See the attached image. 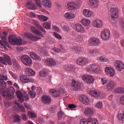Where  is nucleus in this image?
Returning a JSON list of instances; mask_svg holds the SVG:
<instances>
[{
    "instance_id": "nucleus-53",
    "label": "nucleus",
    "mask_w": 124,
    "mask_h": 124,
    "mask_svg": "<svg viewBox=\"0 0 124 124\" xmlns=\"http://www.w3.org/2000/svg\"><path fill=\"white\" fill-rule=\"evenodd\" d=\"M80 50V47L78 46H74V47H72V51H73L74 52H76L78 53V52H79Z\"/></svg>"
},
{
    "instance_id": "nucleus-29",
    "label": "nucleus",
    "mask_w": 124,
    "mask_h": 124,
    "mask_svg": "<svg viewBox=\"0 0 124 124\" xmlns=\"http://www.w3.org/2000/svg\"><path fill=\"white\" fill-rule=\"evenodd\" d=\"M89 54L91 56H97L99 54V49H91L88 51Z\"/></svg>"
},
{
    "instance_id": "nucleus-52",
    "label": "nucleus",
    "mask_w": 124,
    "mask_h": 124,
    "mask_svg": "<svg viewBox=\"0 0 124 124\" xmlns=\"http://www.w3.org/2000/svg\"><path fill=\"white\" fill-rule=\"evenodd\" d=\"M62 29L64 31H69V27L66 25L62 26Z\"/></svg>"
},
{
    "instance_id": "nucleus-15",
    "label": "nucleus",
    "mask_w": 124,
    "mask_h": 124,
    "mask_svg": "<svg viewBox=\"0 0 124 124\" xmlns=\"http://www.w3.org/2000/svg\"><path fill=\"white\" fill-rule=\"evenodd\" d=\"M20 81L22 83H29L30 82H34V79L32 78H29L25 75H22L20 77Z\"/></svg>"
},
{
    "instance_id": "nucleus-48",
    "label": "nucleus",
    "mask_w": 124,
    "mask_h": 124,
    "mask_svg": "<svg viewBox=\"0 0 124 124\" xmlns=\"http://www.w3.org/2000/svg\"><path fill=\"white\" fill-rule=\"evenodd\" d=\"M1 40L3 41V42L6 44V46L8 47L9 46V44L7 42V40L6 39V38H5V36H1Z\"/></svg>"
},
{
    "instance_id": "nucleus-1",
    "label": "nucleus",
    "mask_w": 124,
    "mask_h": 124,
    "mask_svg": "<svg viewBox=\"0 0 124 124\" xmlns=\"http://www.w3.org/2000/svg\"><path fill=\"white\" fill-rule=\"evenodd\" d=\"M108 7L110 8V14L111 18V22L113 24L117 23V19L119 17V10L117 8V6L113 3L110 2L108 4Z\"/></svg>"
},
{
    "instance_id": "nucleus-61",
    "label": "nucleus",
    "mask_w": 124,
    "mask_h": 124,
    "mask_svg": "<svg viewBox=\"0 0 124 124\" xmlns=\"http://www.w3.org/2000/svg\"><path fill=\"white\" fill-rule=\"evenodd\" d=\"M68 107L70 108V109H73L74 108H76V105L71 104L68 105Z\"/></svg>"
},
{
    "instance_id": "nucleus-30",
    "label": "nucleus",
    "mask_w": 124,
    "mask_h": 124,
    "mask_svg": "<svg viewBox=\"0 0 124 124\" xmlns=\"http://www.w3.org/2000/svg\"><path fill=\"white\" fill-rule=\"evenodd\" d=\"M80 101H82L83 104L88 105V104H89V102H90V99L87 96L82 95L80 98Z\"/></svg>"
},
{
    "instance_id": "nucleus-9",
    "label": "nucleus",
    "mask_w": 124,
    "mask_h": 124,
    "mask_svg": "<svg viewBox=\"0 0 124 124\" xmlns=\"http://www.w3.org/2000/svg\"><path fill=\"white\" fill-rule=\"evenodd\" d=\"M114 66L118 71H123L124 69V64L122 61H115L114 62Z\"/></svg>"
},
{
    "instance_id": "nucleus-14",
    "label": "nucleus",
    "mask_w": 124,
    "mask_h": 124,
    "mask_svg": "<svg viewBox=\"0 0 124 124\" xmlns=\"http://www.w3.org/2000/svg\"><path fill=\"white\" fill-rule=\"evenodd\" d=\"M105 71L110 77H113L115 75V69L110 67H106L105 69Z\"/></svg>"
},
{
    "instance_id": "nucleus-45",
    "label": "nucleus",
    "mask_w": 124,
    "mask_h": 124,
    "mask_svg": "<svg viewBox=\"0 0 124 124\" xmlns=\"http://www.w3.org/2000/svg\"><path fill=\"white\" fill-rule=\"evenodd\" d=\"M64 68L65 70H67V71H70V72L73 71V66H72L71 65L66 66Z\"/></svg>"
},
{
    "instance_id": "nucleus-13",
    "label": "nucleus",
    "mask_w": 124,
    "mask_h": 124,
    "mask_svg": "<svg viewBox=\"0 0 124 124\" xmlns=\"http://www.w3.org/2000/svg\"><path fill=\"white\" fill-rule=\"evenodd\" d=\"M101 34L102 39L107 40L110 37V31L108 30H104L101 32Z\"/></svg>"
},
{
    "instance_id": "nucleus-54",
    "label": "nucleus",
    "mask_w": 124,
    "mask_h": 124,
    "mask_svg": "<svg viewBox=\"0 0 124 124\" xmlns=\"http://www.w3.org/2000/svg\"><path fill=\"white\" fill-rule=\"evenodd\" d=\"M29 94L31 95V97L34 98L35 97L36 94L34 91H30Z\"/></svg>"
},
{
    "instance_id": "nucleus-59",
    "label": "nucleus",
    "mask_w": 124,
    "mask_h": 124,
    "mask_svg": "<svg viewBox=\"0 0 124 124\" xmlns=\"http://www.w3.org/2000/svg\"><path fill=\"white\" fill-rule=\"evenodd\" d=\"M14 120L16 122H19V121H20V116H19L18 115H15L14 116Z\"/></svg>"
},
{
    "instance_id": "nucleus-10",
    "label": "nucleus",
    "mask_w": 124,
    "mask_h": 124,
    "mask_svg": "<svg viewBox=\"0 0 124 124\" xmlns=\"http://www.w3.org/2000/svg\"><path fill=\"white\" fill-rule=\"evenodd\" d=\"M88 62H89V59L86 58H80L77 59V63L78 65L80 66H84V65H86L87 64Z\"/></svg>"
},
{
    "instance_id": "nucleus-23",
    "label": "nucleus",
    "mask_w": 124,
    "mask_h": 124,
    "mask_svg": "<svg viewBox=\"0 0 124 124\" xmlns=\"http://www.w3.org/2000/svg\"><path fill=\"white\" fill-rule=\"evenodd\" d=\"M94 112V109L93 108H85L84 110V114L86 116H93Z\"/></svg>"
},
{
    "instance_id": "nucleus-39",
    "label": "nucleus",
    "mask_w": 124,
    "mask_h": 124,
    "mask_svg": "<svg viewBox=\"0 0 124 124\" xmlns=\"http://www.w3.org/2000/svg\"><path fill=\"white\" fill-rule=\"evenodd\" d=\"M30 56L33 60H39L40 59V57L34 52H31Z\"/></svg>"
},
{
    "instance_id": "nucleus-63",
    "label": "nucleus",
    "mask_w": 124,
    "mask_h": 124,
    "mask_svg": "<svg viewBox=\"0 0 124 124\" xmlns=\"http://www.w3.org/2000/svg\"><path fill=\"white\" fill-rule=\"evenodd\" d=\"M36 4L38 7H41V1L40 0H37L36 1Z\"/></svg>"
},
{
    "instance_id": "nucleus-35",
    "label": "nucleus",
    "mask_w": 124,
    "mask_h": 124,
    "mask_svg": "<svg viewBox=\"0 0 124 124\" xmlns=\"http://www.w3.org/2000/svg\"><path fill=\"white\" fill-rule=\"evenodd\" d=\"M42 4L46 7H51V0H42Z\"/></svg>"
},
{
    "instance_id": "nucleus-18",
    "label": "nucleus",
    "mask_w": 124,
    "mask_h": 124,
    "mask_svg": "<svg viewBox=\"0 0 124 124\" xmlns=\"http://www.w3.org/2000/svg\"><path fill=\"white\" fill-rule=\"evenodd\" d=\"M24 35L26 37H28V38H29L31 40H35V41H37L38 39H41V37L38 38L37 36L33 35L31 33H25Z\"/></svg>"
},
{
    "instance_id": "nucleus-32",
    "label": "nucleus",
    "mask_w": 124,
    "mask_h": 124,
    "mask_svg": "<svg viewBox=\"0 0 124 124\" xmlns=\"http://www.w3.org/2000/svg\"><path fill=\"white\" fill-rule=\"evenodd\" d=\"M64 17L68 20L74 19L75 17V14L71 12H67L64 14Z\"/></svg>"
},
{
    "instance_id": "nucleus-50",
    "label": "nucleus",
    "mask_w": 124,
    "mask_h": 124,
    "mask_svg": "<svg viewBox=\"0 0 124 124\" xmlns=\"http://www.w3.org/2000/svg\"><path fill=\"white\" fill-rule=\"evenodd\" d=\"M107 82H108V80L106 78H102L101 79V83L102 85H105V84H107Z\"/></svg>"
},
{
    "instance_id": "nucleus-56",
    "label": "nucleus",
    "mask_w": 124,
    "mask_h": 124,
    "mask_svg": "<svg viewBox=\"0 0 124 124\" xmlns=\"http://www.w3.org/2000/svg\"><path fill=\"white\" fill-rule=\"evenodd\" d=\"M95 107H96L97 108H100L102 107V102H98L95 105Z\"/></svg>"
},
{
    "instance_id": "nucleus-51",
    "label": "nucleus",
    "mask_w": 124,
    "mask_h": 124,
    "mask_svg": "<svg viewBox=\"0 0 124 124\" xmlns=\"http://www.w3.org/2000/svg\"><path fill=\"white\" fill-rule=\"evenodd\" d=\"M43 27L45 29H50L51 28V24L49 23V22H46L44 23Z\"/></svg>"
},
{
    "instance_id": "nucleus-37",
    "label": "nucleus",
    "mask_w": 124,
    "mask_h": 124,
    "mask_svg": "<svg viewBox=\"0 0 124 124\" xmlns=\"http://www.w3.org/2000/svg\"><path fill=\"white\" fill-rule=\"evenodd\" d=\"M26 74L29 76H32V75H34L35 72L31 68H27L26 69Z\"/></svg>"
},
{
    "instance_id": "nucleus-33",
    "label": "nucleus",
    "mask_w": 124,
    "mask_h": 124,
    "mask_svg": "<svg viewBox=\"0 0 124 124\" xmlns=\"http://www.w3.org/2000/svg\"><path fill=\"white\" fill-rule=\"evenodd\" d=\"M33 24L36 26V27H38V29L40 31H42L44 33H46V31L43 28V27L42 26L39 25V23L35 20L33 21Z\"/></svg>"
},
{
    "instance_id": "nucleus-57",
    "label": "nucleus",
    "mask_w": 124,
    "mask_h": 124,
    "mask_svg": "<svg viewBox=\"0 0 124 124\" xmlns=\"http://www.w3.org/2000/svg\"><path fill=\"white\" fill-rule=\"evenodd\" d=\"M77 41H82L83 40V36L82 35H78L76 38Z\"/></svg>"
},
{
    "instance_id": "nucleus-38",
    "label": "nucleus",
    "mask_w": 124,
    "mask_h": 124,
    "mask_svg": "<svg viewBox=\"0 0 124 124\" xmlns=\"http://www.w3.org/2000/svg\"><path fill=\"white\" fill-rule=\"evenodd\" d=\"M116 93L124 94V88L123 87L117 88L114 90Z\"/></svg>"
},
{
    "instance_id": "nucleus-19",
    "label": "nucleus",
    "mask_w": 124,
    "mask_h": 124,
    "mask_svg": "<svg viewBox=\"0 0 124 124\" xmlns=\"http://www.w3.org/2000/svg\"><path fill=\"white\" fill-rule=\"evenodd\" d=\"M91 45H93L94 46H99L100 45V41L99 39L96 38H92L89 41Z\"/></svg>"
},
{
    "instance_id": "nucleus-60",
    "label": "nucleus",
    "mask_w": 124,
    "mask_h": 124,
    "mask_svg": "<svg viewBox=\"0 0 124 124\" xmlns=\"http://www.w3.org/2000/svg\"><path fill=\"white\" fill-rule=\"evenodd\" d=\"M53 51H54V52H55L56 53H61V49L58 48L57 47H54L53 48Z\"/></svg>"
},
{
    "instance_id": "nucleus-4",
    "label": "nucleus",
    "mask_w": 124,
    "mask_h": 124,
    "mask_svg": "<svg viewBox=\"0 0 124 124\" xmlns=\"http://www.w3.org/2000/svg\"><path fill=\"white\" fill-rule=\"evenodd\" d=\"M87 71L89 72V73H93L98 74L100 73V70L99 69V67L98 64L96 63L91 64L87 66Z\"/></svg>"
},
{
    "instance_id": "nucleus-20",
    "label": "nucleus",
    "mask_w": 124,
    "mask_h": 124,
    "mask_svg": "<svg viewBox=\"0 0 124 124\" xmlns=\"http://www.w3.org/2000/svg\"><path fill=\"white\" fill-rule=\"evenodd\" d=\"M106 88L108 91H112L114 90L115 88V83H114V81L113 80H109L108 82L106 84Z\"/></svg>"
},
{
    "instance_id": "nucleus-44",
    "label": "nucleus",
    "mask_w": 124,
    "mask_h": 124,
    "mask_svg": "<svg viewBox=\"0 0 124 124\" xmlns=\"http://www.w3.org/2000/svg\"><path fill=\"white\" fill-rule=\"evenodd\" d=\"M81 23L84 26H90L91 21L89 19H83L81 20Z\"/></svg>"
},
{
    "instance_id": "nucleus-40",
    "label": "nucleus",
    "mask_w": 124,
    "mask_h": 124,
    "mask_svg": "<svg viewBox=\"0 0 124 124\" xmlns=\"http://www.w3.org/2000/svg\"><path fill=\"white\" fill-rule=\"evenodd\" d=\"M14 103L18 106L19 110H22V112H25V108L24 106H21L20 103H19V101H15Z\"/></svg>"
},
{
    "instance_id": "nucleus-11",
    "label": "nucleus",
    "mask_w": 124,
    "mask_h": 124,
    "mask_svg": "<svg viewBox=\"0 0 124 124\" xmlns=\"http://www.w3.org/2000/svg\"><path fill=\"white\" fill-rule=\"evenodd\" d=\"M82 79L85 83H87V84H93V83L94 82V78H93V77L90 75H84L82 77Z\"/></svg>"
},
{
    "instance_id": "nucleus-8",
    "label": "nucleus",
    "mask_w": 124,
    "mask_h": 124,
    "mask_svg": "<svg viewBox=\"0 0 124 124\" xmlns=\"http://www.w3.org/2000/svg\"><path fill=\"white\" fill-rule=\"evenodd\" d=\"M80 124H98V121L96 119L89 117L87 120H81Z\"/></svg>"
},
{
    "instance_id": "nucleus-17",
    "label": "nucleus",
    "mask_w": 124,
    "mask_h": 124,
    "mask_svg": "<svg viewBox=\"0 0 124 124\" xmlns=\"http://www.w3.org/2000/svg\"><path fill=\"white\" fill-rule=\"evenodd\" d=\"M67 7L69 10H75L78 8V4L74 2H70L67 3Z\"/></svg>"
},
{
    "instance_id": "nucleus-58",
    "label": "nucleus",
    "mask_w": 124,
    "mask_h": 124,
    "mask_svg": "<svg viewBox=\"0 0 124 124\" xmlns=\"http://www.w3.org/2000/svg\"><path fill=\"white\" fill-rule=\"evenodd\" d=\"M54 35L55 36V37H56V38H58V39H62V36H61V35H60L59 33L57 32H54Z\"/></svg>"
},
{
    "instance_id": "nucleus-12",
    "label": "nucleus",
    "mask_w": 124,
    "mask_h": 124,
    "mask_svg": "<svg viewBox=\"0 0 124 124\" xmlns=\"http://www.w3.org/2000/svg\"><path fill=\"white\" fill-rule=\"evenodd\" d=\"M92 25L93 27L96 29H101L103 27V22L99 19H96L93 21Z\"/></svg>"
},
{
    "instance_id": "nucleus-49",
    "label": "nucleus",
    "mask_w": 124,
    "mask_h": 124,
    "mask_svg": "<svg viewBox=\"0 0 124 124\" xmlns=\"http://www.w3.org/2000/svg\"><path fill=\"white\" fill-rule=\"evenodd\" d=\"M118 118L120 121H122L124 123V114L123 113L119 114L118 115Z\"/></svg>"
},
{
    "instance_id": "nucleus-64",
    "label": "nucleus",
    "mask_w": 124,
    "mask_h": 124,
    "mask_svg": "<svg viewBox=\"0 0 124 124\" xmlns=\"http://www.w3.org/2000/svg\"><path fill=\"white\" fill-rule=\"evenodd\" d=\"M120 25L121 28H124V20H121L120 22Z\"/></svg>"
},
{
    "instance_id": "nucleus-34",
    "label": "nucleus",
    "mask_w": 124,
    "mask_h": 124,
    "mask_svg": "<svg viewBox=\"0 0 124 124\" xmlns=\"http://www.w3.org/2000/svg\"><path fill=\"white\" fill-rule=\"evenodd\" d=\"M0 89H1V93H3V91H4V89L5 87L6 86V82L4 81V80L0 79Z\"/></svg>"
},
{
    "instance_id": "nucleus-3",
    "label": "nucleus",
    "mask_w": 124,
    "mask_h": 124,
    "mask_svg": "<svg viewBox=\"0 0 124 124\" xmlns=\"http://www.w3.org/2000/svg\"><path fill=\"white\" fill-rule=\"evenodd\" d=\"M9 42L11 45H16V46H21L23 44L22 38H17L16 37L11 35L9 37Z\"/></svg>"
},
{
    "instance_id": "nucleus-47",
    "label": "nucleus",
    "mask_w": 124,
    "mask_h": 124,
    "mask_svg": "<svg viewBox=\"0 0 124 124\" xmlns=\"http://www.w3.org/2000/svg\"><path fill=\"white\" fill-rule=\"evenodd\" d=\"M65 116V114L62 112V110H60L58 114V117L59 118V119H62L63 117Z\"/></svg>"
},
{
    "instance_id": "nucleus-5",
    "label": "nucleus",
    "mask_w": 124,
    "mask_h": 124,
    "mask_svg": "<svg viewBox=\"0 0 124 124\" xmlns=\"http://www.w3.org/2000/svg\"><path fill=\"white\" fill-rule=\"evenodd\" d=\"M16 95L20 102H23L24 99L25 100H29V96H28V93L26 92L22 93L21 91L18 90L16 92Z\"/></svg>"
},
{
    "instance_id": "nucleus-41",
    "label": "nucleus",
    "mask_w": 124,
    "mask_h": 124,
    "mask_svg": "<svg viewBox=\"0 0 124 124\" xmlns=\"http://www.w3.org/2000/svg\"><path fill=\"white\" fill-rule=\"evenodd\" d=\"M98 60L101 62H109V60L104 56L99 57Z\"/></svg>"
},
{
    "instance_id": "nucleus-46",
    "label": "nucleus",
    "mask_w": 124,
    "mask_h": 124,
    "mask_svg": "<svg viewBox=\"0 0 124 124\" xmlns=\"http://www.w3.org/2000/svg\"><path fill=\"white\" fill-rule=\"evenodd\" d=\"M47 76V74L46 73V71L42 70L40 72V77H44L45 78Z\"/></svg>"
},
{
    "instance_id": "nucleus-2",
    "label": "nucleus",
    "mask_w": 124,
    "mask_h": 124,
    "mask_svg": "<svg viewBox=\"0 0 124 124\" xmlns=\"http://www.w3.org/2000/svg\"><path fill=\"white\" fill-rule=\"evenodd\" d=\"M15 92V89L13 87H10L9 90H4L3 92H2V95L3 96L6 98V99H13L14 97V95H13V93Z\"/></svg>"
},
{
    "instance_id": "nucleus-16",
    "label": "nucleus",
    "mask_w": 124,
    "mask_h": 124,
    "mask_svg": "<svg viewBox=\"0 0 124 124\" xmlns=\"http://www.w3.org/2000/svg\"><path fill=\"white\" fill-rule=\"evenodd\" d=\"M51 101V97L49 95H44L42 97V102L44 104H50Z\"/></svg>"
},
{
    "instance_id": "nucleus-7",
    "label": "nucleus",
    "mask_w": 124,
    "mask_h": 124,
    "mask_svg": "<svg viewBox=\"0 0 124 124\" xmlns=\"http://www.w3.org/2000/svg\"><path fill=\"white\" fill-rule=\"evenodd\" d=\"M0 62L5 65H7V63L10 64V65L12 64L11 60H10V57L8 55H6L4 56V58L0 57Z\"/></svg>"
},
{
    "instance_id": "nucleus-25",
    "label": "nucleus",
    "mask_w": 124,
    "mask_h": 124,
    "mask_svg": "<svg viewBox=\"0 0 124 124\" xmlns=\"http://www.w3.org/2000/svg\"><path fill=\"white\" fill-rule=\"evenodd\" d=\"M90 95L93 96L94 97H99L101 92L99 91L91 90L89 93Z\"/></svg>"
},
{
    "instance_id": "nucleus-31",
    "label": "nucleus",
    "mask_w": 124,
    "mask_h": 124,
    "mask_svg": "<svg viewBox=\"0 0 124 124\" xmlns=\"http://www.w3.org/2000/svg\"><path fill=\"white\" fill-rule=\"evenodd\" d=\"M83 12L85 17H91L93 14V12L87 9H84Z\"/></svg>"
},
{
    "instance_id": "nucleus-43",
    "label": "nucleus",
    "mask_w": 124,
    "mask_h": 124,
    "mask_svg": "<svg viewBox=\"0 0 124 124\" xmlns=\"http://www.w3.org/2000/svg\"><path fill=\"white\" fill-rule=\"evenodd\" d=\"M38 17L39 18L40 21H42L43 22H45L46 21H48V18L47 16H44L40 15L38 16Z\"/></svg>"
},
{
    "instance_id": "nucleus-28",
    "label": "nucleus",
    "mask_w": 124,
    "mask_h": 124,
    "mask_svg": "<svg viewBox=\"0 0 124 124\" xmlns=\"http://www.w3.org/2000/svg\"><path fill=\"white\" fill-rule=\"evenodd\" d=\"M31 31L32 32H33V33H34L40 37H42V36H43V35L42 34V33H41V32H40L39 30H36V28H35V27L33 26L31 27Z\"/></svg>"
},
{
    "instance_id": "nucleus-36",
    "label": "nucleus",
    "mask_w": 124,
    "mask_h": 124,
    "mask_svg": "<svg viewBox=\"0 0 124 124\" xmlns=\"http://www.w3.org/2000/svg\"><path fill=\"white\" fill-rule=\"evenodd\" d=\"M26 6L28 9H31V10H33V9H35V5L31 2H28L26 3Z\"/></svg>"
},
{
    "instance_id": "nucleus-22",
    "label": "nucleus",
    "mask_w": 124,
    "mask_h": 124,
    "mask_svg": "<svg viewBox=\"0 0 124 124\" xmlns=\"http://www.w3.org/2000/svg\"><path fill=\"white\" fill-rule=\"evenodd\" d=\"M49 94L52 95V96H54V97H58L60 96L61 92L59 90L51 89L49 90Z\"/></svg>"
},
{
    "instance_id": "nucleus-26",
    "label": "nucleus",
    "mask_w": 124,
    "mask_h": 124,
    "mask_svg": "<svg viewBox=\"0 0 124 124\" xmlns=\"http://www.w3.org/2000/svg\"><path fill=\"white\" fill-rule=\"evenodd\" d=\"M45 62L47 65L54 66L56 65V61L52 58H47L45 60Z\"/></svg>"
},
{
    "instance_id": "nucleus-21",
    "label": "nucleus",
    "mask_w": 124,
    "mask_h": 124,
    "mask_svg": "<svg viewBox=\"0 0 124 124\" xmlns=\"http://www.w3.org/2000/svg\"><path fill=\"white\" fill-rule=\"evenodd\" d=\"M91 6L92 8H98L99 6V1L98 0H89Z\"/></svg>"
},
{
    "instance_id": "nucleus-55",
    "label": "nucleus",
    "mask_w": 124,
    "mask_h": 124,
    "mask_svg": "<svg viewBox=\"0 0 124 124\" xmlns=\"http://www.w3.org/2000/svg\"><path fill=\"white\" fill-rule=\"evenodd\" d=\"M0 79L4 81V80H6L7 79V76L5 75L1 74L0 75Z\"/></svg>"
},
{
    "instance_id": "nucleus-6",
    "label": "nucleus",
    "mask_w": 124,
    "mask_h": 124,
    "mask_svg": "<svg viewBox=\"0 0 124 124\" xmlns=\"http://www.w3.org/2000/svg\"><path fill=\"white\" fill-rule=\"evenodd\" d=\"M21 60L23 64L26 65L27 66H29L31 63H32L31 59V58H30V57L28 56L27 55L22 56Z\"/></svg>"
},
{
    "instance_id": "nucleus-62",
    "label": "nucleus",
    "mask_w": 124,
    "mask_h": 124,
    "mask_svg": "<svg viewBox=\"0 0 124 124\" xmlns=\"http://www.w3.org/2000/svg\"><path fill=\"white\" fill-rule=\"evenodd\" d=\"M120 103L122 105H124V95H122L120 98Z\"/></svg>"
},
{
    "instance_id": "nucleus-24",
    "label": "nucleus",
    "mask_w": 124,
    "mask_h": 124,
    "mask_svg": "<svg viewBox=\"0 0 124 124\" xmlns=\"http://www.w3.org/2000/svg\"><path fill=\"white\" fill-rule=\"evenodd\" d=\"M76 31L78 32H80L81 33H85L86 30L85 28L80 24H77L76 25Z\"/></svg>"
},
{
    "instance_id": "nucleus-27",
    "label": "nucleus",
    "mask_w": 124,
    "mask_h": 124,
    "mask_svg": "<svg viewBox=\"0 0 124 124\" xmlns=\"http://www.w3.org/2000/svg\"><path fill=\"white\" fill-rule=\"evenodd\" d=\"M72 87L75 88V91L79 90L81 88V84L78 81H76L75 80L73 79L72 80Z\"/></svg>"
},
{
    "instance_id": "nucleus-42",
    "label": "nucleus",
    "mask_w": 124,
    "mask_h": 124,
    "mask_svg": "<svg viewBox=\"0 0 124 124\" xmlns=\"http://www.w3.org/2000/svg\"><path fill=\"white\" fill-rule=\"evenodd\" d=\"M28 115L31 119L36 118V117H37L36 114L31 111H29L28 113Z\"/></svg>"
}]
</instances>
